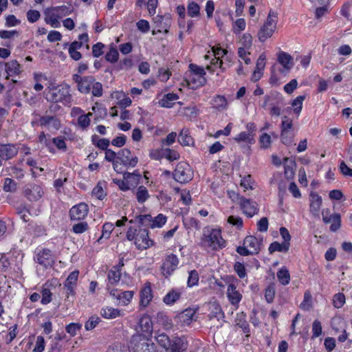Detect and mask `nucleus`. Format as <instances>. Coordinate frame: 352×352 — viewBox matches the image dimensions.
<instances>
[{"instance_id": "nucleus-63", "label": "nucleus", "mask_w": 352, "mask_h": 352, "mask_svg": "<svg viewBox=\"0 0 352 352\" xmlns=\"http://www.w3.org/2000/svg\"><path fill=\"white\" fill-rule=\"evenodd\" d=\"M227 222L239 229L241 228L243 226V220L239 217L231 215L228 217Z\"/></svg>"}, {"instance_id": "nucleus-9", "label": "nucleus", "mask_w": 352, "mask_h": 352, "mask_svg": "<svg viewBox=\"0 0 352 352\" xmlns=\"http://www.w3.org/2000/svg\"><path fill=\"white\" fill-rule=\"evenodd\" d=\"M135 245L138 250H146L154 245V241L149 238L148 231L140 229L135 237Z\"/></svg>"}, {"instance_id": "nucleus-55", "label": "nucleus", "mask_w": 352, "mask_h": 352, "mask_svg": "<svg viewBox=\"0 0 352 352\" xmlns=\"http://www.w3.org/2000/svg\"><path fill=\"white\" fill-rule=\"evenodd\" d=\"M259 142L261 144V148L265 149L268 148L270 147L272 144L271 136L266 133H262L259 138Z\"/></svg>"}, {"instance_id": "nucleus-43", "label": "nucleus", "mask_w": 352, "mask_h": 352, "mask_svg": "<svg viewBox=\"0 0 352 352\" xmlns=\"http://www.w3.org/2000/svg\"><path fill=\"white\" fill-rule=\"evenodd\" d=\"M234 140L237 142H245L248 144H254L255 142L254 134L246 131L241 132L234 138Z\"/></svg>"}, {"instance_id": "nucleus-8", "label": "nucleus", "mask_w": 352, "mask_h": 352, "mask_svg": "<svg viewBox=\"0 0 352 352\" xmlns=\"http://www.w3.org/2000/svg\"><path fill=\"white\" fill-rule=\"evenodd\" d=\"M109 293V295L114 299L118 300L120 305L126 306L128 305L134 295V292L133 291H122L118 289H111L110 287H107V289Z\"/></svg>"}, {"instance_id": "nucleus-27", "label": "nucleus", "mask_w": 352, "mask_h": 352, "mask_svg": "<svg viewBox=\"0 0 352 352\" xmlns=\"http://www.w3.org/2000/svg\"><path fill=\"white\" fill-rule=\"evenodd\" d=\"M230 66V63L224 62L223 60L218 58H212L210 65L206 66V69L211 73L214 72L217 69H220L221 72H225L228 67Z\"/></svg>"}, {"instance_id": "nucleus-21", "label": "nucleus", "mask_w": 352, "mask_h": 352, "mask_svg": "<svg viewBox=\"0 0 352 352\" xmlns=\"http://www.w3.org/2000/svg\"><path fill=\"white\" fill-rule=\"evenodd\" d=\"M100 314L102 318L105 319L112 320L118 317L123 316L124 312L119 309L106 306L100 309Z\"/></svg>"}, {"instance_id": "nucleus-38", "label": "nucleus", "mask_w": 352, "mask_h": 352, "mask_svg": "<svg viewBox=\"0 0 352 352\" xmlns=\"http://www.w3.org/2000/svg\"><path fill=\"white\" fill-rule=\"evenodd\" d=\"M93 113L89 112L87 113H82L78 116L77 119V124L82 130H86L91 124L90 117L92 116Z\"/></svg>"}, {"instance_id": "nucleus-45", "label": "nucleus", "mask_w": 352, "mask_h": 352, "mask_svg": "<svg viewBox=\"0 0 352 352\" xmlns=\"http://www.w3.org/2000/svg\"><path fill=\"white\" fill-rule=\"evenodd\" d=\"M330 230L331 232L338 231L341 227V217L338 213H333L332 217L330 219Z\"/></svg>"}, {"instance_id": "nucleus-40", "label": "nucleus", "mask_w": 352, "mask_h": 352, "mask_svg": "<svg viewBox=\"0 0 352 352\" xmlns=\"http://www.w3.org/2000/svg\"><path fill=\"white\" fill-rule=\"evenodd\" d=\"M189 134L188 129H182L178 137V141L181 144L184 146H190L193 144V140Z\"/></svg>"}, {"instance_id": "nucleus-14", "label": "nucleus", "mask_w": 352, "mask_h": 352, "mask_svg": "<svg viewBox=\"0 0 352 352\" xmlns=\"http://www.w3.org/2000/svg\"><path fill=\"white\" fill-rule=\"evenodd\" d=\"M43 188L38 184H28L25 189V195L31 201L39 200L43 197Z\"/></svg>"}, {"instance_id": "nucleus-51", "label": "nucleus", "mask_w": 352, "mask_h": 352, "mask_svg": "<svg viewBox=\"0 0 352 352\" xmlns=\"http://www.w3.org/2000/svg\"><path fill=\"white\" fill-rule=\"evenodd\" d=\"M200 7L195 2H190L187 6L188 15L190 17H196L199 15Z\"/></svg>"}, {"instance_id": "nucleus-15", "label": "nucleus", "mask_w": 352, "mask_h": 352, "mask_svg": "<svg viewBox=\"0 0 352 352\" xmlns=\"http://www.w3.org/2000/svg\"><path fill=\"white\" fill-rule=\"evenodd\" d=\"M36 261L38 264L47 268L54 263L52 252L49 249L38 250L36 255Z\"/></svg>"}, {"instance_id": "nucleus-31", "label": "nucleus", "mask_w": 352, "mask_h": 352, "mask_svg": "<svg viewBox=\"0 0 352 352\" xmlns=\"http://www.w3.org/2000/svg\"><path fill=\"white\" fill-rule=\"evenodd\" d=\"M182 292L179 289L169 291L163 298V302L167 305H173L181 296Z\"/></svg>"}, {"instance_id": "nucleus-61", "label": "nucleus", "mask_w": 352, "mask_h": 352, "mask_svg": "<svg viewBox=\"0 0 352 352\" xmlns=\"http://www.w3.org/2000/svg\"><path fill=\"white\" fill-rule=\"evenodd\" d=\"M82 327V325L79 323L72 322L67 324L65 327V330L67 333L72 336H75Z\"/></svg>"}, {"instance_id": "nucleus-19", "label": "nucleus", "mask_w": 352, "mask_h": 352, "mask_svg": "<svg viewBox=\"0 0 352 352\" xmlns=\"http://www.w3.org/2000/svg\"><path fill=\"white\" fill-rule=\"evenodd\" d=\"M18 153V148L14 144L0 145V166L3 161L10 160Z\"/></svg>"}, {"instance_id": "nucleus-64", "label": "nucleus", "mask_w": 352, "mask_h": 352, "mask_svg": "<svg viewBox=\"0 0 352 352\" xmlns=\"http://www.w3.org/2000/svg\"><path fill=\"white\" fill-rule=\"evenodd\" d=\"M246 27V23L243 19H237L233 25V31L236 34H239L243 31Z\"/></svg>"}, {"instance_id": "nucleus-34", "label": "nucleus", "mask_w": 352, "mask_h": 352, "mask_svg": "<svg viewBox=\"0 0 352 352\" xmlns=\"http://www.w3.org/2000/svg\"><path fill=\"white\" fill-rule=\"evenodd\" d=\"M155 339L157 344L163 348L166 352H168V348L170 347V342L169 337L164 333H156Z\"/></svg>"}, {"instance_id": "nucleus-39", "label": "nucleus", "mask_w": 352, "mask_h": 352, "mask_svg": "<svg viewBox=\"0 0 352 352\" xmlns=\"http://www.w3.org/2000/svg\"><path fill=\"white\" fill-rule=\"evenodd\" d=\"M212 104L214 108L221 111L227 108L228 101L225 96L218 95L212 100Z\"/></svg>"}, {"instance_id": "nucleus-54", "label": "nucleus", "mask_w": 352, "mask_h": 352, "mask_svg": "<svg viewBox=\"0 0 352 352\" xmlns=\"http://www.w3.org/2000/svg\"><path fill=\"white\" fill-rule=\"evenodd\" d=\"M89 228L88 223L85 221H81L78 223H75L72 226V231L75 234H82L86 232Z\"/></svg>"}, {"instance_id": "nucleus-36", "label": "nucleus", "mask_w": 352, "mask_h": 352, "mask_svg": "<svg viewBox=\"0 0 352 352\" xmlns=\"http://www.w3.org/2000/svg\"><path fill=\"white\" fill-rule=\"evenodd\" d=\"M139 326L143 332L148 333L151 331L153 325L150 316L147 314L143 315L139 320Z\"/></svg>"}, {"instance_id": "nucleus-35", "label": "nucleus", "mask_w": 352, "mask_h": 352, "mask_svg": "<svg viewBox=\"0 0 352 352\" xmlns=\"http://www.w3.org/2000/svg\"><path fill=\"white\" fill-rule=\"evenodd\" d=\"M140 177L141 175L136 171L132 173L128 172L124 173V179L129 184L131 188L135 187L138 184Z\"/></svg>"}, {"instance_id": "nucleus-10", "label": "nucleus", "mask_w": 352, "mask_h": 352, "mask_svg": "<svg viewBox=\"0 0 352 352\" xmlns=\"http://www.w3.org/2000/svg\"><path fill=\"white\" fill-rule=\"evenodd\" d=\"M179 258L173 254L167 255L162 266V272L166 277L171 275L177 268L179 265Z\"/></svg>"}, {"instance_id": "nucleus-18", "label": "nucleus", "mask_w": 352, "mask_h": 352, "mask_svg": "<svg viewBox=\"0 0 352 352\" xmlns=\"http://www.w3.org/2000/svg\"><path fill=\"white\" fill-rule=\"evenodd\" d=\"M226 295L229 302L236 308L242 299V294L236 289V285L231 283L228 285Z\"/></svg>"}, {"instance_id": "nucleus-23", "label": "nucleus", "mask_w": 352, "mask_h": 352, "mask_svg": "<svg viewBox=\"0 0 352 352\" xmlns=\"http://www.w3.org/2000/svg\"><path fill=\"white\" fill-rule=\"evenodd\" d=\"M149 346L150 344L144 339L133 337L129 347L133 352H145L146 350H149Z\"/></svg>"}, {"instance_id": "nucleus-24", "label": "nucleus", "mask_w": 352, "mask_h": 352, "mask_svg": "<svg viewBox=\"0 0 352 352\" xmlns=\"http://www.w3.org/2000/svg\"><path fill=\"white\" fill-rule=\"evenodd\" d=\"M78 271H73L68 276L65 283V288L66 289V294L67 296L74 295V287L76 285L78 277Z\"/></svg>"}, {"instance_id": "nucleus-62", "label": "nucleus", "mask_w": 352, "mask_h": 352, "mask_svg": "<svg viewBox=\"0 0 352 352\" xmlns=\"http://www.w3.org/2000/svg\"><path fill=\"white\" fill-rule=\"evenodd\" d=\"M240 184L241 186L243 188L244 191H246L249 189H252L253 182L251 175H248L241 178Z\"/></svg>"}, {"instance_id": "nucleus-12", "label": "nucleus", "mask_w": 352, "mask_h": 352, "mask_svg": "<svg viewBox=\"0 0 352 352\" xmlns=\"http://www.w3.org/2000/svg\"><path fill=\"white\" fill-rule=\"evenodd\" d=\"M239 205L243 213L248 217H252L258 211L256 202L244 197L243 199H241Z\"/></svg>"}, {"instance_id": "nucleus-53", "label": "nucleus", "mask_w": 352, "mask_h": 352, "mask_svg": "<svg viewBox=\"0 0 352 352\" xmlns=\"http://www.w3.org/2000/svg\"><path fill=\"white\" fill-rule=\"evenodd\" d=\"M322 328L321 322L315 320L312 323V339L316 338L322 335Z\"/></svg>"}, {"instance_id": "nucleus-59", "label": "nucleus", "mask_w": 352, "mask_h": 352, "mask_svg": "<svg viewBox=\"0 0 352 352\" xmlns=\"http://www.w3.org/2000/svg\"><path fill=\"white\" fill-rule=\"evenodd\" d=\"M118 52L114 47H111L105 55V59L107 60V61L112 63H116L118 60Z\"/></svg>"}, {"instance_id": "nucleus-48", "label": "nucleus", "mask_w": 352, "mask_h": 352, "mask_svg": "<svg viewBox=\"0 0 352 352\" xmlns=\"http://www.w3.org/2000/svg\"><path fill=\"white\" fill-rule=\"evenodd\" d=\"M199 280L198 272L193 270L188 272V277L187 280V286L188 287H192L197 285Z\"/></svg>"}, {"instance_id": "nucleus-4", "label": "nucleus", "mask_w": 352, "mask_h": 352, "mask_svg": "<svg viewBox=\"0 0 352 352\" xmlns=\"http://www.w3.org/2000/svg\"><path fill=\"white\" fill-rule=\"evenodd\" d=\"M262 239H258L254 236H248L243 241V246H239L236 252L241 256L256 254L261 250Z\"/></svg>"}, {"instance_id": "nucleus-41", "label": "nucleus", "mask_w": 352, "mask_h": 352, "mask_svg": "<svg viewBox=\"0 0 352 352\" xmlns=\"http://www.w3.org/2000/svg\"><path fill=\"white\" fill-rule=\"evenodd\" d=\"M289 245L290 243L287 242H283L280 243L277 241H274L270 244L269 247V252L270 253L274 252H286L289 248Z\"/></svg>"}, {"instance_id": "nucleus-56", "label": "nucleus", "mask_w": 352, "mask_h": 352, "mask_svg": "<svg viewBox=\"0 0 352 352\" xmlns=\"http://www.w3.org/2000/svg\"><path fill=\"white\" fill-rule=\"evenodd\" d=\"M51 145L54 147L55 146L59 150L65 151L67 148L66 143L64 139L61 137L54 138L51 139Z\"/></svg>"}, {"instance_id": "nucleus-7", "label": "nucleus", "mask_w": 352, "mask_h": 352, "mask_svg": "<svg viewBox=\"0 0 352 352\" xmlns=\"http://www.w3.org/2000/svg\"><path fill=\"white\" fill-rule=\"evenodd\" d=\"M173 177L176 181L180 183H186L192 178V172L188 164L181 162L177 164L174 172Z\"/></svg>"}, {"instance_id": "nucleus-52", "label": "nucleus", "mask_w": 352, "mask_h": 352, "mask_svg": "<svg viewBox=\"0 0 352 352\" xmlns=\"http://www.w3.org/2000/svg\"><path fill=\"white\" fill-rule=\"evenodd\" d=\"M38 141L41 144H43L50 153L55 152L54 148L51 145V139L47 138L44 132H41L38 135Z\"/></svg>"}, {"instance_id": "nucleus-29", "label": "nucleus", "mask_w": 352, "mask_h": 352, "mask_svg": "<svg viewBox=\"0 0 352 352\" xmlns=\"http://www.w3.org/2000/svg\"><path fill=\"white\" fill-rule=\"evenodd\" d=\"M236 325L242 329L244 333H246V336H249L250 327L246 320V314L244 312H240L236 314L235 318Z\"/></svg>"}, {"instance_id": "nucleus-50", "label": "nucleus", "mask_w": 352, "mask_h": 352, "mask_svg": "<svg viewBox=\"0 0 352 352\" xmlns=\"http://www.w3.org/2000/svg\"><path fill=\"white\" fill-rule=\"evenodd\" d=\"M333 305L336 309L341 308L345 303V296L342 293H338L333 296Z\"/></svg>"}, {"instance_id": "nucleus-16", "label": "nucleus", "mask_w": 352, "mask_h": 352, "mask_svg": "<svg viewBox=\"0 0 352 352\" xmlns=\"http://www.w3.org/2000/svg\"><path fill=\"white\" fill-rule=\"evenodd\" d=\"M39 125L42 127H45L50 131H58L60 126L61 123L60 120L56 116H39Z\"/></svg>"}, {"instance_id": "nucleus-47", "label": "nucleus", "mask_w": 352, "mask_h": 352, "mask_svg": "<svg viewBox=\"0 0 352 352\" xmlns=\"http://www.w3.org/2000/svg\"><path fill=\"white\" fill-rule=\"evenodd\" d=\"M148 197L149 194L146 188L144 186H139L136 192V198L138 201L142 204L145 202Z\"/></svg>"}, {"instance_id": "nucleus-60", "label": "nucleus", "mask_w": 352, "mask_h": 352, "mask_svg": "<svg viewBox=\"0 0 352 352\" xmlns=\"http://www.w3.org/2000/svg\"><path fill=\"white\" fill-rule=\"evenodd\" d=\"M114 228V226L111 223H105L102 226V236L98 239V241L99 242L102 238L108 239L110 236V234L112 230Z\"/></svg>"}, {"instance_id": "nucleus-20", "label": "nucleus", "mask_w": 352, "mask_h": 352, "mask_svg": "<svg viewBox=\"0 0 352 352\" xmlns=\"http://www.w3.org/2000/svg\"><path fill=\"white\" fill-rule=\"evenodd\" d=\"M188 346L187 338L185 336L175 337L170 342L168 352H183Z\"/></svg>"}, {"instance_id": "nucleus-33", "label": "nucleus", "mask_w": 352, "mask_h": 352, "mask_svg": "<svg viewBox=\"0 0 352 352\" xmlns=\"http://www.w3.org/2000/svg\"><path fill=\"white\" fill-rule=\"evenodd\" d=\"M94 81V78L92 76L83 77V79L79 82L78 90L82 94L89 93Z\"/></svg>"}, {"instance_id": "nucleus-2", "label": "nucleus", "mask_w": 352, "mask_h": 352, "mask_svg": "<svg viewBox=\"0 0 352 352\" xmlns=\"http://www.w3.org/2000/svg\"><path fill=\"white\" fill-rule=\"evenodd\" d=\"M72 11L73 9L71 6L62 5L52 7L45 10V21L52 28H58L60 27V20L69 15Z\"/></svg>"}, {"instance_id": "nucleus-49", "label": "nucleus", "mask_w": 352, "mask_h": 352, "mask_svg": "<svg viewBox=\"0 0 352 352\" xmlns=\"http://www.w3.org/2000/svg\"><path fill=\"white\" fill-rule=\"evenodd\" d=\"M101 321V319L98 316L94 315L89 318L88 320L85 324V329L87 331L94 329Z\"/></svg>"}, {"instance_id": "nucleus-46", "label": "nucleus", "mask_w": 352, "mask_h": 352, "mask_svg": "<svg viewBox=\"0 0 352 352\" xmlns=\"http://www.w3.org/2000/svg\"><path fill=\"white\" fill-rule=\"evenodd\" d=\"M305 99V96H297L291 103L292 106L294 107V112L299 116L302 109V102Z\"/></svg>"}, {"instance_id": "nucleus-57", "label": "nucleus", "mask_w": 352, "mask_h": 352, "mask_svg": "<svg viewBox=\"0 0 352 352\" xmlns=\"http://www.w3.org/2000/svg\"><path fill=\"white\" fill-rule=\"evenodd\" d=\"M189 69V74H194L199 76H204V77L206 74L205 69L203 67L195 64H190Z\"/></svg>"}, {"instance_id": "nucleus-3", "label": "nucleus", "mask_w": 352, "mask_h": 352, "mask_svg": "<svg viewBox=\"0 0 352 352\" xmlns=\"http://www.w3.org/2000/svg\"><path fill=\"white\" fill-rule=\"evenodd\" d=\"M277 21V14L270 10L266 21L258 32V38L261 42H265L273 35L276 29Z\"/></svg>"}, {"instance_id": "nucleus-5", "label": "nucleus", "mask_w": 352, "mask_h": 352, "mask_svg": "<svg viewBox=\"0 0 352 352\" xmlns=\"http://www.w3.org/2000/svg\"><path fill=\"white\" fill-rule=\"evenodd\" d=\"M202 243L212 250L221 249L226 246V241L222 238L219 229H212L208 234H204Z\"/></svg>"}, {"instance_id": "nucleus-28", "label": "nucleus", "mask_w": 352, "mask_h": 352, "mask_svg": "<svg viewBox=\"0 0 352 352\" xmlns=\"http://www.w3.org/2000/svg\"><path fill=\"white\" fill-rule=\"evenodd\" d=\"M277 60L286 71H289L293 65L292 56L286 52H280L277 55Z\"/></svg>"}, {"instance_id": "nucleus-1", "label": "nucleus", "mask_w": 352, "mask_h": 352, "mask_svg": "<svg viewBox=\"0 0 352 352\" xmlns=\"http://www.w3.org/2000/svg\"><path fill=\"white\" fill-rule=\"evenodd\" d=\"M45 98L48 102L61 103L66 107L72 105V96L70 94V87L65 84L55 85L50 83L45 89Z\"/></svg>"}, {"instance_id": "nucleus-30", "label": "nucleus", "mask_w": 352, "mask_h": 352, "mask_svg": "<svg viewBox=\"0 0 352 352\" xmlns=\"http://www.w3.org/2000/svg\"><path fill=\"white\" fill-rule=\"evenodd\" d=\"M212 55L214 56V58H218L219 60H222L221 58H224V62H228L230 63L232 60V56L228 54V52L226 50L222 49L218 46H213L212 47Z\"/></svg>"}, {"instance_id": "nucleus-13", "label": "nucleus", "mask_w": 352, "mask_h": 352, "mask_svg": "<svg viewBox=\"0 0 352 352\" xmlns=\"http://www.w3.org/2000/svg\"><path fill=\"white\" fill-rule=\"evenodd\" d=\"M117 160L126 167H135L138 162L137 157L131 155V151L127 148H124L118 153Z\"/></svg>"}, {"instance_id": "nucleus-26", "label": "nucleus", "mask_w": 352, "mask_h": 352, "mask_svg": "<svg viewBox=\"0 0 352 352\" xmlns=\"http://www.w3.org/2000/svg\"><path fill=\"white\" fill-rule=\"evenodd\" d=\"M153 298L152 289L149 285H145L140 291V307H146Z\"/></svg>"}, {"instance_id": "nucleus-6", "label": "nucleus", "mask_w": 352, "mask_h": 352, "mask_svg": "<svg viewBox=\"0 0 352 352\" xmlns=\"http://www.w3.org/2000/svg\"><path fill=\"white\" fill-rule=\"evenodd\" d=\"M140 223L152 229L162 228L167 221V217L163 214H158L154 218L151 214L140 215L138 217Z\"/></svg>"}, {"instance_id": "nucleus-58", "label": "nucleus", "mask_w": 352, "mask_h": 352, "mask_svg": "<svg viewBox=\"0 0 352 352\" xmlns=\"http://www.w3.org/2000/svg\"><path fill=\"white\" fill-rule=\"evenodd\" d=\"M98 138V136L97 135H93L92 136V142L93 144H95L98 148L102 149V150H107V147L109 146V140L108 139H106V138H102V139H99L98 140L97 142H95V140Z\"/></svg>"}, {"instance_id": "nucleus-44", "label": "nucleus", "mask_w": 352, "mask_h": 352, "mask_svg": "<svg viewBox=\"0 0 352 352\" xmlns=\"http://www.w3.org/2000/svg\"><path fill=\"white\" fill-rule=\"evenodd\" d=\"M277 278L283 285H287L290 281V274L288 270L283 267L277 272Z\"/></svg>"}, {"instance_id": "nucleus-32", "label": "nucleus", "mask_w": 352, "mask_h": 352, "mask_svg": "<svg viewBox=\"0 0 352 352\" xmlns=\"http://www.w3.org/2000/svg\"><path fill=\"white\" fill-rule=\"evenodd\" d=\"M179 98L178 96L174 93L165 94L159 101V104L165 108H170L174 104L175 100Z\"/></svg>"}, {"instance_id": "nucleus-22", "label": "nucleus", "mask_w": 352, "mask_h": 352, "mask_svg": "<svg viewBox=\"0 0 352 352\" xmlns=\"http://www.w3.org/2000/svg\"><path fill=\"white\" fill-rule=\"evenodd\" d=\"M322 205V197L317 193L310 195V212L315 217H319Z\"/></svg>"}, {"instance_id": "nucleus-37", "label": "nucleus", "mask_w": 352, "mask_h": 352, "mask_svg": "<svg viewBox=\"0 0 352 352\" xmlns=\"http://www.w3.org/2000/svg\"><path fill=\"white\" fill-rule=\"evenodd\" d=\"M5 65V70L9 76L17 75L21 72L20 64L15 60H11Z\"/></svg>"}, {"instance_id": "nucleus-11", "label": "nucleus", "mask_w": 352, "mask_h": 352, "mask_svg": "<svg viewBox=\"0 0 352 352\" xmlns=\"http://www.w3.org/2000/svg\"><path fill=\"white\" fill-rule=\"evenodd\" d=\"M176 322L182 327L190 325L196 320V309L188 308L179 314L175 318Z\"/></svg>"}, {"instance_id": "nucleus-25", "label": "nucleus", "mask_w": 352, "mask_h": 352, "mask_svg": "<svg viewBox=\"0 0 352 352\" xmlns=\"http://www.w3.org/2000/svg\"><path fill=\"white\" fill-rule=\"evenodd\" d=\"M188 85L192 89H196L206 83V78L204 76H199L194 74L186 75V79Z\"/></svg>"}, {"instance_id": "nucleus-42", "label": "nucleus", "mask_w": 352, "mask_h": 352, "mask_svg": "<svg viewBox=\"0 0 352 352\" xmlns=\"http://www.w3.org/2000/svg\"><path fill=\"white\" fill-rule=\"evenodd\" d=\"M107 277L110 284L113 285L118 283L121 277V272L119 270V267H112L108 272Z\"/></svg>"}, {"instance_id": "nucleus-17", "label": "nucleus", "mask_w": 352, "mask_h": 352, "mask_svg": "<svg viewBox=\"0 0 352 352\" xmlns=\"http://www.w3.org/2000/svg\"><path fill=\"white\" fill-rule=\"evenodd\" d=\"M89 212L87 204L80 203L74 206L69 210V215L72 220H82L85 218Z\"/></svg>"}]
</instances>
